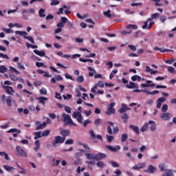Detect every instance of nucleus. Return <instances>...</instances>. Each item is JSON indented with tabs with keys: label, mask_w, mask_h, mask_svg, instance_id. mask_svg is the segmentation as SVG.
<instances>
[{
	"label": "nucleus",
	"mask_w": 176,
	"mask_h": 176,
	"mask_svg": "<svg viewBox=\"0 0 176 176\" xmlns=\"http://www.w3.org/2000/svg\"><path fill=\"white\" fill-rule=\"evenodd\" d=\"M60 134L63 135V137L60 135H56L54 137V140L52 142V146L54 148H57L58 146V144H64V141H65V138L68 137L69 134H71V132L69 130L67 129H63L60 131Z\"/></svg>",
	"instance_id": "f257e3e1"
},
{
	"label": "nucleus",
	"mask_w": 176,
	"mask_h": 176,
	"mask_svg": "<svg viewBox=\"0 0 176 176\" xmlns=\"http://www.w3.org/2000/svg\"><path fill=\"white\" fill-rule=\"evenodd\" d=\"M160 14L159 13H154L151 15V18H148L146 21L144 22V25L142 26L143 30H151L152 25L155 24V22L153 21V19H157Z\"/></svg>",
	"instance_id": "f03ea898"
},
{
	"label": "nucleus",
	"mask_w": 176,
	"mask_h": 176,
	"mask_svg": "<svg viewBox=\"0 0 176 176\" xmlns=\"http://www.w3.org/2000/svg\"><path fill=\"white\" fill-rule=\"evenodd\" d=\"M78 111L73 112L72 118H74V119H76L77 122L82 124V123H83V117L82 116V107H79L78 108Z\"/></svg>",
	"instance_id": "7ed1b4c3"
},
{
	"label": "nucleus",
	"mask_w": 176,
	"mask_h": 176,
	"mask_svg": "<svg viewBox=\"0 0 176 176\" xmlns=\"http://www.w3.org/2000/svg\"><path fill=\"white\" fill-rule=\"evenodd\" d=\"M62 118L63 119V122L65 123H67V124H71L72 126H77L76 124L74 122L72 118H71V116H69V115L65 113H63Z\"/></svg>",
	"instance_id": "20e7f679"
},
{
	"label": "nucleus",
	"mask_w": 176,
	"mask_h": 176,
	"mask_svg": "<svg viewBox=\"0 0 176 176\" xmlns=\"http://www.w3.org/2000/svg\"><path fill=\"white\" fill-rule=\"evenodd\" d=\"M116 105V103L115 102H112L111 104H109L107 111H105L106 115H108L109 116H111V115L115 114L116 113V110H115V107Z\"/></svg>",
	"instance_id": "39448f33"
},
{
	"label": "nucleus",
	"mask_w": 176,
	"mask_h": 176,
	"mask_svg": "<svg viewBox=\"0 0 176 176\" xmlns=\"http://www.w3.org/2000/svg\"><path fill=\"white\" fill-rule=\"evenodd\" d=\"M160 119L164 122L171 120L172 115L170 113H162L160 115Z\"/></svg>",
	"instance_id": "423d86ee"
},
{
	"label": "nucleus",
	"mask_w": 176,
	"mask_h": 176,
	"mask_svg": "<svg viewBox=\"0 0 176 176\" xmlns=\"http://www.w3.org/2000/svg\"><path fill=\"white\" fill-rule=\"evenodd\" d=\"M16 149L18 155H20L21 157H27V152L24 151L20 146H16Z\"/></svg>",
	"instance_id": "0eeeda50"
},
{
	"label": "nucleus",
	"mask_w": 176,
	"mask_h": 176,
	"mask_svg": "<svg viewBox=\"0 0 176 176\" xmlns=\"http://www.w3.org/2000/svg\"><path fill=\"white\" fill-rule=\"evenodd\" d=\"M157 171V168L153 166V165H149L148 168L144 170V173H147L148 174H153Z\"/></svg>",
	"instance_id": "6e6552de"
},
{
	"label": "nucleus",
	"mask_w": 176,
	"mask_h": 176,
	"mask_svg": "<svg viewBox=\"0 0 176 176\" xmlns=\"http://www.w3.org/2000/svg\"><path fill=\"white\" fill-rule=\"evenodd\" d=\"M146 84H141L140 86L142 89H145V87H155V85L153 84V81L147 80L146 81Z\"/></svg>",
	"instance_id": "1a4fd4ad"
},
{
	"label": "nucleus",
	"mask_w": 176,
	"mask_h": 176,
	"mask_svg": "<svg viewBox=\"0 0 176 176\" xmlns=\"http://www.w3.org/2000/svg\"><path fill=\"white\" fill-rule=\"evenodd\" d=\"M107 157V155L102 153H99L95 155V161L100 162V160H102V159H105Z\"/></svg>",
	"instance_id": "9d476101"
},
{
	"label": "nucleus",
	"mask_w": 176,
	"mask_h": 176,
	"mask_svg": "<svg viewBox=\"0 0 176 176\" xmlns=\"http://www.w3.org/2000/svg\"><path fill=\"white\" fill-rule=\"evenodd\" d=\"M41 122L39 121H36L34 124L36 126H37V127L36 128V130H42V129H45V127H46V122H44L42 124H40Z\"/></svg>",
	"instance_id": "9b49d317"
},
{
	"label": "nucleus",
	"mask_w": 176,
	"mask_h": 176,
	"mask_svg": "<svg viewBox=\"0 0 176 176\" xmlns=\"http://www.w3.org/2000/svg\"><path fill=\"white\" fill-rule=\"evenodd\" d=\"M146 166V164H145L144 162H141L139 163L138 165H134L133 166V170H140L141 168H145V166Z\"/></svg>",
	"instance_id": "f8f14e48"
},
{
	"label": "nucleus",
	"mask_w": 176,
	"mask_h": 176,
	"mask_svg": "<svg viewBox=\"0 0 176 176\" xmlns=\"http://www.w3.org/2000/svg\"><path fill=\"white\" fill-rule=\"evenodd\" d=\"M107 148L111 151V152H117V151H120V146L117 145L114 147L112 146H107Z\"/></svg>",
	"instance_id": "ddd939ff"
},
{
	"label": "nucleus",
	"mask_w": 176,
	"mask_h": 176,
	"mask_svg": "<svg viewBox=\"0 0 176 176\" xmlns=\"http://www.w3.org/2000/svg\"><path fill=\"white\" fill-rule=\"evenodd\" d=\"M107 123L110 126H112L113 134H118V133H119V128L118 126H115V125H113V122L109 121Z\"/></svg>",
	"instance_id": "4468645a"
},
{
	"label": "nucleus",
	"mask_w": 176,
	"mask_h": 176,
	"mask_svg": "<svg viewBox=\"0 0 176 176\" xmlns=\"http://www.w3.org/2000/svg\"><path fill=\"white\" fill-rule=\"evenodd\" d=\"M6 88V91L7 94H10V96H13V93H14V91H13V87L6 86L4 87Z\"/></svg>",
	"instance_id": "2eb2a0df"
},
{
	"label": "nucleus",
	"mask_w": 176,
	"mask_h": 176,
	"mask_svg": "<svg viewBox=\"0 0 176 176\" xmlns=\"http://www.w3.org/2000/svg\"><path fill=\"white\" fill-rule=\"evenodd\" d=\"M148 124H152L150 128L151 131H156V122L155 121H148Z\"/></svg>",
	"instance_id": "dca6fc26"
},
{
	"label": "nucleus",
	"mask_w": 176,
	"mask_h": 176,
	"mask_svg": "<svg viewBox=\"0 0 176 176\" xmlns=\"http://www.w3.org/2000/svg\"><path fill=\"white\" fill-rule=\"evenodd\" d=\"M88 71H89V76H94V75L97 74L96 69H93L91 67H88Z\"/></svg>",
	"instance_id": "f3484780"
},
{
	"label": "nucleus",
	"mask_w": 176,
	"mask_h": 176,
	"mask_svg": "<svg viewBox=\"0 0 176 176\" xmlns=\"http://www.w3.org/2000/svg\"><path fill=\"white\" fill-rule=\"evenodd\" d=\"M129 129H131V130H133V131H134V133H135L136 134H139L140 133V128L138 126L131 124L129 125Z\"/></svg>",
	"instance_id": "a211bd4d"
},
{
	"label": "nucleus",
	"mask_w": 176,
	"mask_h": 176,
	"mask_svg": "<svg viewBox=\"0 0 176 176\" xmlns=\"http://www.w3.org/2000/svg\"><path fill=\"white\" fill-rule=\"evenodd\" d=\"M162 176H174V173L170 169H166Z\"/></svg>",
	"instance_id": "6ab92c4d"
},
{
	"label": "nucleus",
	"mask_w": 176,
	"mask_h": 176,
	"mask_svg": "<svg viewBox=\"0 0 176 176\" xmlns=\"http://www.w3.org/2000/svg\"><path fill=\"white\" fill-rule=\"evenodd\" d=\"M85 156L88 160H96V155L93 153H85Z\"/></svg>",
	"instance_id": "aec40b11"
},
{
	"label": "nucleus",
	"mask_w": 176,
	"mask_h": 176,
	"mask_svg": "<svg viewBox=\"0 0 176 176\" xmlns=\"http://www.w3.org/2000/svg\"><path fill=\"white\" fill-rule=\"evenodd\" d=\"M34 53L37 56H40V57H45V55L46 54L44 51H39L38 50H34Z\"/></svg>",
	"instance_id": "412c9836"
},
{
	"label": "nucleus",
	"mask_w": 176,
	"mask_h": 176,
	"mask_svg": "<svg viewBox=\"0 0 176 176\" xmlns=\"http://www.w3.org/2000/svg\"><path fill=\"white\" fill-rule=\"evenodd\" d=\"M126 87L127 89H134V87L138 89V87L136 86V84L133 82H129V84L126 85Z\"/></svg>",
	"instance_id": "4be33fe9"
},
{
	"label": "nucleus",
	"mask_w": 176,
	"mask_h": 176,
	"mask_svg": "<svg viewBox=\"0 0 176 176\" xmlns=\"http://www.w3.org/2000/svg\"><path fill=\"white\" fill-rule=\"evenodd\" d=\"M127 111V105L126 104H122V107L120 109V113H124Z\"/></svg>",
	"instance_id": "5701e85b"
},
{
	"label": "nucleus",
	"mask_w": 176,
	"mask_h": 176,
	"mask_svg": "<svg viewBox=\"0 0 176 176\" xmlns=\"http://www.w3.org/2000/svg\"><path fill=\"white\" fill-rule=\"evenodd\" d=\"M36 147L34 148L35 152H38L41 148V142H39V140H36L35 142Z\"/></svg>",
	"instance_id": "b1692460"
},
{
	"label": "nucleus",
	"mask_w": 176,
	"mask_h": 176,
	"mask_svg": "<svg viewBox=\"0 0 176 176\" xmlns=\"http://www.w3.org/2000/svg\"><path fill=\"white\" fill-rule=\"evenodd\" d=\"M15 34L16 35H20V36H25V35H28V33H27V32L25 31H19V30H16L15 31Z\"/></svg>",
	"instance_id": "393cba45"
},
{
	"label": "nucleus",
	"mask_w": 176,
	"mask_h": 176,
	"mask_svg": "<svg viewBox=\"0 0 176 176\" xmlns=\"http://www.w3.org/2000/svg\"><path fill=\"white\" fill-rule=\"evenodd\" d=\"M45 13V9L41 8L38 11L39 17H46V14Z\"/></svg>",
	"instance_id": "a878e982"
},
{
	"label": "nucleus",
	"mask_w": 176,
	"mask_h": 176,
	"mask_svg": "<svg viewBox=\"0 0 176 176\" xmlns=\"http://www.w3.org/2000/svg\"><path fill=\"white\" fill-rule=\"evenodd\" d=\"M37 100H39V102L41 104H43V105H45V101H47V98L41 96L37 98Z\"/></svg>",
	"instance_id": "bb28decb"
},
{
	"label": "nucleus",
	"mask_w": 176,
	"mask_h": 176,
	"mask_svg": "<svg viewBox=\"0 0 176 176\" xmlns=\"http://www.w3.org/2000/svg\"><path fill=\"white\" fill-rule=\"evenodd\" d=\"M6 101L8 107H12V96H8L6 98Z\"/></svg>",
	"instance_id": "cd10ccee"
},
{
	"label": "nucleus",
	"mask_w": 176,
	"mask_h": 176,
	"mask_svg": "<svg viewBox=\"0 0 176 176\" xmlns=\"http://www.w3.org/2000/svg\"><path fill=\"white\" fill-rule=\"evenodd\" d=\"M34 140H38V138H42V132L38 131V132H34Z\"/></svg>",
	"instance_id": "c85d7f7f"
},
{
	"label": "nucleus",
	"mask_w": 176,
	"mask_h": 176,
	"mask_svg": "<svg viewBox=\"0 0 176 176\" xmlns=\"http://www.w3.org/2000/svg\"><path fill=\"white\" fill-rule=\"evenodd\" d=\"M10 69L12 74H15V75H20V72H19L16 68L10 66Z\"/></svg>",
	"instance_id": "c756f323"
},
{
	"label": "nucleus",
	"mask_w": 176,
	"mask_h": 176,
	"mask_svg": "<svg viewBox=\"0 0 176 176\" xmlns=\"http://www.w3.org/2000/svg\"><path fill=\"white\" fill-rule=\"evenodd\" d=\"M148 124H149V122L148 123H145L144 125H143L142 126V128L140 129V131H142V133H144V131H148Z\"/></svg>",
	"instance_id": "7c9ffc66"
},
{
	"label": "nucleus",
	"mask_w": 176,
	"mask_h": 176,
	"mask_svg": "<svg viewBox=\"0 0 176 176\" xmlns=\"http://www.w3.org/2000/svg\"><path fill=\"white\" fill-rule=\"evenodd\" d=\"M16 166L21 170L19 171V174H25L27 173V170L24 168L20 166V165H19V164L16 163Z\"/></svg>",
	"instance_id": "2f4dec72"
},
{
	"label": "nucleus",
	"mask_w": 176,
	"mask_h": 176,
	"mask_svg": "<svg viewBox=\"0 0 176 176\" xmlns=\"http://www.w3.org/2000/svg\"><path fill=\"white\" fill-rule=\"evenodd\" d=\"M3 168H5V170H6V171H14V170H16V168H14V167L8 165H4Z\"/></svg>",
	"instance_id": "473e14b6"
},
{
	"label": "nucleus",
	"mask_w": 176,
	"mask_h": 176,
	"mask_svg": "<svg viewBox=\"0 0 176 176\" xmlns=\"http://www.w3.org/2000/svg\"><path fill=\"white\" fill-rule=\"evenodd\" d=\"M96 166L97 167H98L99 168H104V167H105V164H104V162H102V161H98L96 163Z\"/></svg>",
	"instance_id": "72a5a7b5"
},
{
	"label": "nucleus",
	"mask_w": 176,
	"mask_h": 176,
	"mask_svg": "<svg viewBox=\"0 0 176 176\" xmlns=\"http://www.w3.org/2000/svg\"><path fill=\"white\" fill-rule=\"evenodd\" d=\"M94 124L98 127L100 124H102V120L101 118H98L94 121Z\"/></svg>",
	"instance_id": "f704fd0d"
},
{
	"label": "nucleus",
	"mask_w": 176,
	"mask_h": 176,
	"mask_svg": "<svg viewBox=\"0 0 176 176\" xmlns=\"http://www.w3.org/2000/svg\"><path fill=\"white\" fill-rule=\"evenodd\" d=\"M85 170H86V168L82 167L80 168V166H78L77 169L76 170V173H77V174L79 175V174H80V171H81V173H83V171H85Z\"/></svg>",
	"instance_id": "c9c22d12"
},
{
	"label": "nucleus",
	"mask_w": 176,
	"mask_h": 176,
	"mask_svg": "<svg viewBox=\"0 0 176 176\" xmlns=\"http://www.w3.org/2000/svg\"><path fill=\"white\" fill-rule=\"evenodd\" d=\"M8 72V68L6 66L1 65L0 66V74H5V72Z\"/></svg>",
	"instance_id": "e433bc0d"
},
{
	"label": "nucleus",
	"mask_w": 176,
	"mask_h": 176,
	"mask_svg": "<svg viewBox=\"0 0 176 176\" xmlns=\"http://www.w3.org/2000/svg\"><path fill=\"white\" fill-rule=\"evenodd\" d=\"M8 133H16V134H20V133H21V131L17 129H11L8 131Z\"/></svg>",
	"instance_id": "4c0bfd02"
},
{
	"label": "nucleus",
	"mask_w": 176,
	"mask_h": 176,
	"mask_svg": "<svg viewBox=\"0 0 176 176\" xmlns=\"http://www.w3.org/2000/svg\"><path fill=\"white\" fill-rule=\"evenodd\" d=\"M0 156H4L6 160H10L9 155H8V153H6V152H0Z\"/></svg>",
	"instance_id": "58836bf2"
},
{
	"label": "nucleus",
	"mask_w": 176,
	"mask_h": 176,
	"mask_svg": "<svg viewBox=\"0 0 176 176\" xmlns=\"http://www.w3.org/2000/svg\"><path fill=\"white\" fill-rule=\"evenodd\" d=\"M122 119L124 120V123H126L127 120L129 119V116L127 115V113H124L122 116Z\"/></svg>",
	"instance_id": "ea45409f"
},
{
	"label": "nucleus",
	"mask_w": 176,
	"mask_h": 176,
	"mask_svg": "<svg viewBox=\"0 0 176 176\" xmlns=\"http://www.w3.org/2000/svg\"><path fill=\"white\" fill-rule=\"evenodd\" d=\"M104 16H105L106 17H108L109 19H111L112 17V14H111V10H109L107 12H103Z\"/></svg>",
	"instance_id": "a19ab883"
},
{
	"label": "nucleus",
	"mask_w": 176,
	"mask_h": 176,
	"mask_svg": "<svg viewBox=\"0 0 176 176\" xmlns=\"http://www.w3.org/2000/svg\"><path fill=\"white\" fill-rule=\"evenodd\" d=\"M40 94H41L42 96H46V94H47V91L46 90V88H41L40 89Z\"/></svg>",
	"instance_id": "79ce46f5"
},
{
	"label": "nucleus",
	"mask_w": 176,
	"mask_h": 176,
	"mask_svg": "<svg viewBox=\"0 0 176 176\" xmlns=\"http://www.w3.org/2000/svg\"><path fill=\"white\" fill-rule=\"evenodd\" d=\"M130 28H132L133 30H138V26H137V25H128L126 26V30H130Z\"/></svg>",
	"instance_id": "37998d69"
},
{
	"label": "nucleus",
	"mask_w": 176,
	"mask_h": 176,
	"mask_svg": "<svg viewBox=\"0 0 176 176\" xmlns=\"http://www.w3.org/2000/svg\"><path fill=\"white\" fill-rule=\"evenodd\" d=\"M168 72H170V74H175L176 72H175V68L171 67V66H169L168 67Z\"/></svg>",
	"instance_id": "c03bdc74"
},
{
	"label": "nucleus",
	"mask_w": 176,
	"mask_h": 176,
	"mask_svg": "<svg viewBox=\"0 0 176 176\" xmlns=\"http://www.w3.org/2000/svg\"><path fill=\"white\" fill-rule=\"evenodd\" d=\"M74 164L76 166H79V164H82V159L76 158V160L74 161Z\"/></svg>",
	"instance_id": "a18cd8bd"
},
{
	"label": "nucleus",
	"mask_w": 176,
	"mask_h": 176,
	"mask_svg": "<svg viewBox=\"0 0 176 176\" xmlns=\"http://www.w3.org/2000/svg\"><path fill=\"white\" fill-rule=\"evenodd\" d=\"M127 133H124L122 135L121 137V141L122 142H125V141L127 140Z\"/></svg>",
	"instance_id": "49530a36"
},
{
	"label": "nucleus",
	"mask_w": 176,
	"mask_h": 176,
	"mask_svg": "<svg viewBox=\"0 0 176 176\" xmlns=\"http://www.w3.org/2000/svg\"><path fill=\"white\" fill-rule=\"evenodd\" d=\"M167 109H168V106L167 104H164L162 107V112L164 113L167 112Z\"/></svg>",
	"instance_id": "de8ad7c7"
},
{
	"label": "nucleus",
	"mask_w": 176,
	"mask_h": 176,
	"mask_svg": "<svg viewBox=\"0 0 176 176\" xmlns=\"http://www.w3.org/2000/svg\"><path fill=\"white\" fill-rule=\"evenodd\" d=\"M49 134H50V130H46V131H44L41 133V135H42V137H47V135H49Z\"/></svg>",
	"instance_id": "09e8293b"
},
{
	"label": "nucleus",
	"mask_w": 176,
	"mask_h": 176,
	"mask_svg": "<svg viewBox=\"0 0 176 176\" xmlns=\"http://www.w3.org/2000/svg\"><path fill=\"white\" fill-rule=\"evenodd\" d=\"M3 31L6 32V34H14V31H12L11 29H6V28H3Z\"/></svg>",
	"instance_id": "8fccbe9b"
},
{
	"label": "nucleus",
	"mask_w": 176,
	"mask_h": 176,
	"mask_svg": "<svg viewBox=\"0 0 176 176\" xmlns=\"http://www.w3.org/2000/svg\"><path fill=\"white\" fill-rule=\"evenodd\" d=\"M52 166H58L60 164V160H56L55 158L52 159Z\"/></svg>",
	"instance_id": "3c124183"
},
{
	"label": "nucleus",
	"mask_w": 176,
	"mask_h": 176,
	"mask_svg": "<svg viewBox=\"0 0 176 176\" xmlns=\"http://www.w3.org/2000/svg\"><path fill=\"white\" fill-rule=\"evenodd\" d=\"M65 145H72L74 144V140L72 139H68L65 141Z\"/></svg>",
	"instance_id": "603ef678"
},
{
	"label": "nucleus",
	"mask_w": 176,
	"mask_h": 176,
	"mask_svg": "<svg viewBox=\"0 0 176 176\" xmlns=\"http://www.w3.org/2000/svg\"><path fill=\"white\" fill-rule=\"evenodd\" d=\"M65 111H66L67 113H72V109L69 106L65 107Z\"/></svg>",
	"instance_id": "864d4df0"
},
{
	"label": "nucleus",
	"mask_w": 176,
	"mask_h": 176,
	"mask_svg": "<svg viewBox=\"0 0 176 176\" xmlns=\"http://www.w3.org/2000/svg\"><path fill=\"white\" fill-rule=\"evenodd\" d=\"M25 39H28L30 42H32V43H35V41H34V38L32 36H23Z\"/></svg>",
	"instance_id": "5fc2aeb1"
},
{
	"label": "nucleus",
	"mask_w": 176,
	"mask_h": 176,
	"mask_svg": "<svg viewBox=\"0 0 176 176\" xmlns=\"http://www.w3.org/2000/svg\"><path fill=\"white\" fill-rule=\"evenodd\" d=\"M84 81H85V78H83L82 76H79L78 77H77V82L82 83Z\"/></svg>",
	"instance_id": "6e6d98bb"
},
{
	"label": "nucleus",
	"mask_w": 176,
	"mask_h": 176,
	"mask_svg": "<svg viewBox=\"0 0 176 176\" xmlns=\"http://www.w3.org/2000/svg\"><path fill=\"white\" fill-rule=\"evenodd\" d=\"M108 142H112L113 141V136L106 135Z\"/></svg>",
	"instance_id": "4d7b16f0"
},
{
	"label": "nucleus",
	"mask_w": 176,
	"mask_h": 176,
	"mask_svg": "<svg viewBox=\"0 0 176 176\" xmlns=\"http://www.w3.org/2000/svg\"><path fill=\"white\" fill-rule=\"evenodd\" d=\"M10 78L14 81L19 80V78L16 76L14 74H10Z\"/></svg>",
	"instance_id": "13d9d810"
},
{
	"label": "nucleus",
	"mask_w": 176,
	"mask_h": 176,
	"mask_svg": "<svg viewBox=\"0 0 176 176\" xmlns=\"http://www.w3.org/2000/svg\"><path fill=\"white\" fill-rule=\"evenodd\" d=\"M60 20V22L63 23V24H65V23H68V19H67L65 16H61Z\"/></svg>",
	"instance_id": "bf43d9fd"
},
{
	"label": "nucleus",
	"mask_w": 176,
	"mask_h": 176,
	"mask_svg": "<svg viewBox=\"0 0 176 176\" xmlns=\"http://www.w3.org/2000/svg\"><path fill=\"white\" fill-rule=\"evenodd\" d=\"M111 164L112 167H115V168L119 167V164H118V162H116L111 161Z\"/></svg>",
	"instance_id": "052dcab7"
},
{
	"label": "nucleus",
	"mask_w": 176,
	"mask_h": 176,
	"mask_svg": "<svg viewBox=\"0 0 176 176\" xmlns=\"http://www.w3.org/2000/svg\"><path fill=\"white\" fill-rule=\"evenodd\" d=\"M17 67L19 69H25V67H24V65H22L21 63H18Z\"/></svg>",
	"instance_id": "680f3d73"
},
{
	"label": "nucleus",
	"mask_w": 176,
	"mask_h": 176,
	"mask_svg": "<svg viewBox=\"0 0 176 176\" xmlns=\"http://www.w3.org/2000/svg\"><path fill=\"white\" fill-rule=\"evenodd\" d=\"M89 134L91 135V137L93 138V140L96 138V133H94V131L93 129L89 131Z\"/></svg>",
	"instance_id": "e2e57ef3"
},
{
	"label": "nucleus",
	"mask_w": 176,
	"mask_h": 176,
	"mask_svg": "<svg viewBox=\"0 0 176 176\" xmlns=\"http://www.w3.org/2000/svg\"><path fill=\"white\" fill-rule=\"evenodd\" d=\"M128 47H129V49H131V50H132V52H135V50H137V47H135V45H129Z\"/></svg>",
	"instance_id": "0e129e2a"
},
{
	"label": "nucleus",
	"mask_w": 176,
	"mask_h": 176,
	"mask_svg": "<svg viewBox=\"0 0 176 176\" xmlns=\"http://www.w3.org/2000/svg\"><path fill=\"white\" fill-rule=\"evenodd\" d=\"M75 159H80V157H82V153L78 152L75 155Z\"/></svg>",
	"instance_id": "69168bd1"
},
{
	"label": "nucleus",
	"mask_w": 176,
	"mask_h": 176,
	"mask_svg": "<svg viewBox=\"0 0 176 176\" xmlns=\"http://www.w3.org/2000/svg\"><path fill=\"white\" fill-rule=\"evenodd\" d=\"M164 163H162L159 164V168L161 170V171H164Z\"/></svg>",
	"instance_id": "338daca9"
},
{
	"label": "nucleus",
	"mask_w": 176,
	"mask_h": 176,
	"mask_svg": "<svg viewBox=\"0 0 176 176\" xmlns=\"http://www.w3.org/2000/svg\"><path fill=\"white\" fill-rule=\"evenodd\" d=\"M107 133H109V134H112V128L111 127V125L107 126Z\"/></svg>",
	"instance_id": "774afa93"
}]
</instances>
